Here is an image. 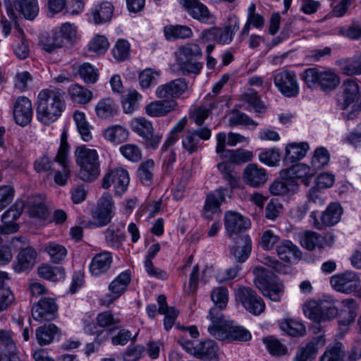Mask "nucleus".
<instances>
[{
  "instance_id": "9",
  "label": "nucleus",
  "mask_w": 361,
  "mask_h": 361,
  "mask_svg": "<svg viewBox=\"0 0 361 361\" xmlns=\"http://www.w3.org/2000/svg\"><path fill=\"white\" fill-rule=\"evenodd\" d=\"M238 29V20L234 18L224 27H212L204 30L201 34V37L206 41L213 40L220 44H228L232 42L233 35Z\"/></svg>"
},
{
  "instance_id": "38",
  "label": "nucleus",
  "mask_w": 361,
  "mask_h": 361,
  "mask_svg": "<svg viewBox=\"0 0 361 361\" xmlns=\"http://www.w3.org/2000/svg\"><path fill=\"white\" fill-rule=\"evenodd\" d=\"M288 172L291 178L301 179V182L305 185H308L310 183L312 178L315 174L310 166L304 164L292 166Z\"/></svg>"
},
{
  "instance_id": "7",
  "label": "nucleus",
  "mask_w": 361,
  "mask_h": 361,
  "mask_svg": "<svg viewBox=\"0 0 361 361\" xmlns=\"http://www.w3.org/2000/svg\"><path fill=\"white\" fill-rule=\"evenodd\" d=\"M226 134L225 133H219L216 135V152L220 156L232 163L243 164L250 161L253 158V153L251 151L238 149H226Z\"/></svg>"
},
{
  "instance_id": "26",
  "label": "nucleus",
  "mask_w": 361,
  "mask_h": 361,
  "mask_svg": "<svg viewBox=\"0 0 361 361\" xmlns=\"http://www.w3.org/2000/svg\"><path fill=\"white\" fill-rule=\"evenodd\" d=\"M113 262L111 252L104 251L94 256L89 266L90 272L94 276L106 274Z\"/></svg>"
},
{
  "instance_id": "20",
  "label": "nucleus",
  "mask_w": 361,
  "mask_h": 361,
  "mask_svg": "<svg viewBox=\"0 0 361 361\" xmlns=\"http://www.w3.org/2000/svg\"><path fill=\"white\" fill-rule=\"evenodd\" d=\"M224 220L226 232L229 237L246 231L250 226L247 219L235 212H227Z\"/></svg>"
},
{
  "instance_id": "44",
  "label": "nucleus",
  "mask_w": 361,
  "mask_h": 361,
  "mask_svg": "<svg viewBox=\"0 0 361 361\" xmlns=\"http://www.w3.org/2000/svg\"><path fill=\"white\" fill-rule=\"evenodd\" d=\"M104 234L106 245L116 249L121 247L126 239L125 233L114 226H110Z\"/></svg>"
},
{
  "instance_id": "63",
  "label": "nucleus",
  "mask_w": 361,
  "mask_h": 361,
  "mask_svg": "<svg viewBox=\"0 0 361 361\" xmlns=\"http://www.w3.org/2000/svg\"><path fill=\"white\" fill-rule=\"evenodd\" d=\"M122 155L129 161L137 162L142 159V152L137 145L126 144L120 147Z\"/></svg>"
},
{
  "instance_id": "16",
  "label": "nucleus",
  "mask_w": 361,
  "mask_h": 361,
  "mask_svg": "<svg viewBox=\"0 0 361 361\" xmlns=\"http://www.w3.org/2000/svg\"><path fill=\"white\" fill-rule=\"evenodd\" d=\"M114 205L111 195H104L99 200L98 205L92 212V218L96 221L90 225L96 227H102L107 225L113 216L112 207Z\"/></svg>"
},
{
  "instance_id": "1",
  "label": "nucleus",
  "mask_w": 361,
  "mask_h": 361,
  "mask_svg": "<svg viewBox=\"0 0 361 361\" xmlns=\"http://www.w3.org/2000/svg\"><path fill=\"white\" fill-rule=\"evenodd\" d=\"M36 104L38 121L44 125L53 123L66 108L63 92L56 87L44 89L39 92Z\"/></svg>"
},
{
  "instance_id": "31",
  "label": "nucleus",
  "mask_w": 361,
  "mask_h": 361,
  "mask_svg": "<svg viewBox=\"0 0 361 361\" xmlns=\"http://www.w3.org/2000/svg\"><path fill=\"white\" fill-rule=\"evenodd\" d=\"M119 107L111 98L102 99L95 106L97 116L102 119H111L118 114Z\"/></svg>"
},
{
  "instance_id": "24",
  "label": "nucleus",
  "mask_w": 361,
  "mask_h": 361,
  "mask_svg": "<svg viewBox=\"0 0 361 361\" xmlns=\"http://www.w3.org/2000/svg\"><path fill=\"white\" fill-rule=\"evenodd\" d=\"M243 179L247 185L259 188L268 180L267 171L256 164H250L244 169Z\"/></svg>"
},
{
  "instance_id": "48",
  "label": "nucleus",
  "mask_w": 361,
  "mask_h": 361,
  "mask_svg": "<svg viewBox=\"0 0 361 361\" xmlns=\"http://www.w3.org/2000/svg\"><path fill=\"white\" fill-rule=\"evenodd\" d=\"M154 170V162L148 159L142 162L137 169V175L140 181L145 185H150L152 183Z\"/></svg>"
},
{
  "instance_id": "33",
  "label": "nucleus",
  "mask_w": 361,
  "mask_h": 361,
  "mask_svg": "<svg viewBox=\"0 0 361 361\" xmlns=\"http://www.w3.org/2000/svg\"><path fill=\"white\" fill-rule=\"evenodd\" d=\"M114 6L111 1H102L98 3L92 12L94 24H102L109 21L113 15Z\"/></svg>"
},
{
  "instance_id": "5",
  "label": "nucleus",
  "mask_w": 361,
  "mask_h": 361,
  "mask_svg": "<svg viewBox=\"0 0 361 361\" xmlns=\"http://www.w3.org/2000/svg\"><path fill=\"white\" fill-rule=\"evenodd\" d=\"M301 78L310 89L318 87L324 92H331L340 84V78L331 69L319 71L317 68H309L301 74Z\"/></svg>"
},
{
  "instance_id": "12",
  "label": "nucleus",
  "mask_w": 361,
  "mask_h": 361,
  "mask_svg": "<svg viewBox=\"0 0 361 361\" xmlns=\"http://www.w3.org/2000/svg\"><path fill=\"white\" fill-rule=\"evenodd\" d=\"M330 283L335 290L350 294L356 291L359 288L360 279L355 272L346 271L332 276Z\"/></svg>"
},
{
  "instance_id": "57",
  "label": "nucleus",
  "mask_w": 361,
  "mask_h": 361,
  "mask_svg": "<svg viewBox=\"0 0 361 361\" xmlns=\"http://www.w3.org/2000/svg\"><path fill=\"white\" fill-rule=\"evenodd\" d=\"M141 99L142 95L136 90L129 91L122 100L124 111L127 114L133 113L138 108Z\"/></svg>"
},
{
  "instance_id": "50",
  "label": "nucleus",
  "mask_w": 361,
  "mask_h": 361,
  "mask_svg": "<svg viewBox=\"0 0 361 361\" xmlns=\"http://www.w3.org/2000/svg\"><path fill=\"white\" fill-rule=\"evenodd\" d=\"M344 350L343 344L336 342L329 345L320 356L319 361H343Z\"/></svg>"
},
{
  "instance_id": "28",
  "label": "nucleus",
  "mask_w": 361,
  "mask_h": 361,
  "mask_svg": "<svg viewBox=\"0 0 361 361\" xmlns=\"http://www.w3.org/2000/svg\"><path fill=\"white\" fill-rule=\"evenodd\" d=\"M310 147L307 142H293L287 145L284 156V161L287 164L297 162L305 157Z\"/></svg>"
},
{
  "instance_id": "22",
  "label": "nucleus",
  "mask_w": 361,
  "mask_h": 361,
  "mask_svg": "<svg viewBox=\"0 0 361 361\" xmlns=\"http://www.w3.org/2000/svg\"><path fill=\"white\" fill-rule=\"evenodd\" d=\"M25 207V203L21 200H17L6 211L1 215V221L4 225V231L6 233H15L18 230V226L14 221L17 220Z\"/></svg>"
},
{
  "instance_id": "19",
  "label": "nucleus",
  "mask_w": 361,
  "mask_h": 361,
  "mask_svg": "<svg viewBox=\"0 0 361 361\" xmlns=\"http://www.w3.org/2000/svg\"><path fill=\"white\" fill-rule=\"evenodd\" d=\"M325 343L326 339L322 334L312 338L305 345L298 348L293 361H313L318 353V350L323 347Z\"/></svg>"
},
{
  "instance_id": "30",
  "label": "nucleus",
  "mask_w": 361,
  "mask_h": 361,
  "mask_svg": "<svg viewBox=\"0 0 361 361\" xmlns=\"http://www.w3.org/2000/svg\"><path fill=\"white\" fill-rule=\"evenodd\" d=\"M36 257V251L30 247L21 250L17 256L15 271L20 273L32 268L35 263Z\"/></svg>"
},
{
  "instance_id": "18",
  "label": "nucleus",
  "mask_w": 361,
  "mask_h": 361,
  "mask_svg": "<svg viewBox=\"0 0 361 361\" xmlns=\"http://www.w3.org/2000/svg\"><path fill=\"white\" fill-rule=\"evenodd\" d=\"M32 114L31 101L26 97H18L16 99L13 109L15 122L20 126H25L30 123Z\"/></svg>"
},
{
  "instance_id": "23",
  "label": "nucleus",
  "mask_w": 361,
  "mask_h": 361,
  "mask_svg": "<svg viewBox=\"0 0 361 361\" xmlns=\"http://www.w3.org/2000/svg\"><path fill=\"white\" fill-rule=\"evenodd\" d=\"M183 7L190 16L201 23L212 25L216 22L214 15L200 1H184Z\"/></svg>"
},
{
  "instance_id": "59",
  "label": "nucleus",
  "mask_w": 361,
  "mask_h": 361,
  "mask_svg": "<svg viewBox=\"0 0 361 361\" xmlns=\"http://www.w3.org/2000/svg\"><path fill=\"white\" fill-rule=\"evenodd\" d=\"M303 312L310 319L317 323L321 322L320 300L305 302L303 306Z\"/></svg>"
},
{
  "instance_id": "25",
  "label": "nucleus",
  "mask_w": 361,
  "mask_h": 361,
  "mask_svg": "<svg viewBox=\"0 0 361 361\" xmlns=\"http://www.w3.org/2000/svg\"><path fill=\"white\" fill-rule=\"evenodd\" d=\"M187 88L188 85L185 80L179 78L159 86L155 94L160 99L176 98L185 92Z\"/></svg>"
},
{
  "instance_id": "39",
  "label": "nucleus",
  "mask_w": 361,
  "mask_h": 361,
  "mask_svg": "<svg viewBox=\"0 0 361 361\" xmlns=\"http://www.w3.org/2000/svg\"><path fill=\"white\" fill-rule=\"evenodd\" d=\"M342 73L346 75H356L361 74V55L353 58L341 59L337 61Z\"/></svg>"
},
{
  "instance_id": "58",
  "label": "nucleus",
  "mask_w": 361,
  "mask_h": 361,
  "mask_svg": "<svg viewBox=\"0 0 361 361\" xmlns=\"http://www.w3.org/2000/svg\"><path fill=\"white\" fill-rule=\"evenodd\" d=\"M44 250L54 263H59L63 260L67 255V250L65 247L54 243H49L46 245Z\"/></svg>"
},
{
  "instance_id": "43",
  "label": "nucleus",
  "mask_w": 361,
  "mask_h": 361,
  "mask_svg": "<svg viewBox=\"0 0 361 361\" xmlns=\"http://www.w3.org/2000/svg\"><path fill=\"white\" fill-rule=\"evenodd\" d=\"M131 281V274L129 270L121 272L109 285V290L113 294H118L120 296L126 290Z\"/></svg>"
},
{
  "instance_id": "15",
  "label": "nucleus",
  "mask_w": 361,
  "mask_h": 361,
  "mask_svg": "<svg viewBox=\"0 0 361 361\" xmlns=\"http://www.w3.org/2000/svg\"><path fill=\"white\" fill-rule=\"evenodd\" d=\"M129 181L128 171L123 168H116L103 178L102 187L107 189L113 184L115 194L121 195L127 190Z\"/></svg>"
},
{
  "instance_id": "13",
  "label": "nucleus",
  "mask_w": 361,
  "mask_h": 361,
  "mask_svg": "<svg viewBox=\"0 0 361 361\" xmlns=\"http://www.w3.org/2000/svg\"><path fill=\"white\" fill-rule=\"evenodd\" d=\"M274 85L280 92L287 97H295L299 94V85L293 71L283 70L274 75Z\"/></svg>"
},
{
  "instance_id": "55",
  "label": "nucleus",
  "mask_w": 361,
  "mask_h": 361,
  "mask_svg": "<svg viewBox=\"0 0 361 361\" xmlns=\"http://www.w3.org/2000/svg\"><path fill=\"white\" fill-rule=\"evenodd\" d=\"M321 322L334 319L338 314L335 300L331 297L320 300Z\"/></svg>"
},
{
  "instance_id": "37",
  "label": "nucleus",
  "mask_w": 361,
  "mask_h": 361,
  "mask_svg": "<svg viewBox=\"0 0 361 361\" xmlns=\"http://www.w3.org/2000/svg\"><path fill=\"white\" fill-rule=\"evenodd\" d=\"M103 136L113 144L118 145L128 139V131L122 126L114 125L106 128L103 132Z\"/></svg>"
},
{
  "instance_id": "53",
  "label": "nucleus",
  "mask_w": 361,
  "mask_h": 361,
  "mask_svg": "<svg viewBox=\"0 0 361 361\" xmlns=\"http://www.w3.org/2000/svg\"><path fill=\"white\" fill-rule=\"evenodd\" d=\"M330 155L327 149L324 147L317 148L311 159L310 167L314 171L319 170L329 164Z\"/></svg>"
},
{
  "instance_id": "54",
  "label": "nucleus",
  "mask_w": 361,
  "mask_h": 361,
  "mask_svg": "<svg viewBox=\"0 0 361 361\" xmlns=\"http://www.w3.org/2000/svg\"><path fill=\"white\" fill-rule=\"evenodd\" d=\"M166 39L190 38L192 36V30L186 25H169L166 26L164 30Z\"/></svg>"
},
{
  "instance_id": "17",
  "label": "nucleus",
  "mask_w": 361,
  "mask_h": 361,
  "mask_svg": "<svg viewBox=\"0 0 361 361\" xmlns=\"http://www.w3.org/2000/svg\"><path fill=\"white\" fill-rule=\"evenodd\" d=\"M68 150L69 145L67 141L66 135L63 133L61 137V145L54 161L62 166L63 172L56 171L54 182L59 185H64L67 182L68 165Z\"/></svg>"
},
{
  "instance_id": "14",
  "label": "nucleus",
  "mask_w": 361,
  "mask_h": 361,
  "mask_svg": "<svg viewBox=\"0 0 361 361\" xmlns=\"http://www.w3.org/2000/svg\"><path fill=\"white\" fill-rule=\"evenodd\" d=\"M58 305L52 298H43L32 306V318L39 322L51 321L57 317Z\"/></svg>"
},
{
  "instance_id": "32",
  "label": "nucleus",
  "mask_w": 361,
  "mask_h": 361,
  "mask_svg": "<svg viewBox=\"0 0 361 361\" xmlns=\"http://www.w3.org/2000/svg\"><path fill=\"white\" fill-rule=\"evenodd\" d=\"M43 49L49 53L63 47L66 42L63 39L56 27L54 28L49 34L41 39Z\"/></svg>"
},
{
  "instance_id": "29",
  "label": "nucleus",
  "mask_w": 361,
  "mask_h": 361,
  "mask_svg": "<svg viewBox=\"0 0 361 361\" xmlns=\"http://www.w3.org/2000/svg\"><path fill=\"white\" fill-rule=\"evenodd\" d=\"M276 252L279 258L286 262H290L292 259H297L301 256L298 247L288 240L281 241L276 245Z\"/></svg>"
},
{
  "instance_id": "60",
  "label": "nucleus",
  "mask_w": 361,
  "mask_h": 361,
  "mask_svg": "<svg viewBox=\"0 0 361 361\" xmlns=\"http://www.w3.org/2000/svg\"><path fill=\"white\" fill-rule=\"evenodd\" d=\"M159 73L152 68H146L139 74L140 85L143 89L149 88L157 82Z\"/></svg>"
},
{
  "instance_id": "41",
  "label": "nucleus",
  "mask_w": 361,
  "mask_h": 361,
  "mask_svg": "<svg viewBox=\"0 0 361 361\" xmlns=\"http://www.w3.org/2000/svg\"><path fill=\"white\" fill-rule=\"evenodd\" d=\"M343 209L340 204L332 202L323 212L321 220L327 226H334L340 221Z\"/></svg>"
},
{
  "instance_id": "64",
  "label": "nucleus",
  "mask_w": 361,
  "mask_h": 361,
  "mask_svg": "<svg viewBox=\"0 0 361 361\" xmlns=\"http://www.w3.org/2000/svg\"><path fill=\"white\" fill-rule=\"evenodd\" d=\"M281 154L277 149H271L259 154V160L269 166H276L280 161Z\"/></svg>"
},
{
  "instance_id": "46",
  "label": "nucleus",
  "mask_w": 361,
  "mask_h": 361,
  "mask_svg": "<svg viewBox=\"0 0 361 361\" xmlns=\"http://www.w3.org/2000/svg\"><path fill=\"white\" fill-rule=\"evenodd\" d=\"M73 119L81 138L85 142L90 141L92 137L91 126L86 120L85 114L83 112L75 111Z\"/></svg>"
},
{
  "instance_id": "10",
  "label": "nucleus",
  "mask_w": 361,
  "mask_h": 361,
  "mask_svg": "<svg viewBox=\"0 0 361 361\" xmlns=\"http://www.w3.org/2000/svg\"><path fill=\"white\" fill-rule=\"evenodd\" d=\"M212 136V130L207 127L186 130L181 137L183 152L192 155L197 153L200 147V140H208Z\"/></svg>"
},
{
  "instance_id": "2",
  "label": "nucleus",
  "mask_w": 361,
  "mask_h": 361,
  "mask_svg": "<svg viewBox=\"0 0 361 361\" xmlns=\"http://www.w3.org/2000/svg\"><path fill=\"white\" fill-rule=\"evenodd\" d=\"M211 321L207 329L209 334L221 341H248L251 339L250 332L241 326L224 320L221 312L216 307H212L207 317Z\"/></svg>"
},
{
  "instance_id": "51",
  "label": "nucleus",
  "mask_w": 361,
  "mask_h": 361,
  "mask_svg": "<svg viewBox=\"0 0 361 361\" xmlns=\"http://www.w3.org/2000/svg\"><path fill=\"white\" fill-rule=\"evenodd\" d=\"M322 235L314 232L307 231L300 235V244L308 250H312L315 248H322Z\"/></svg>"
},
{
  "instance_id": "34",
  "label": "nucleus",
  "mask_w": 361,
  "mask_h": 361,
  "mask_svg": "<svg viewBox=\"0 0 361 361\" xmlns=\"http://www.w3.org/2000/svg\"><path fill=\"white\" fill-rule=\"evenodd\" d=\"M28 213L32 217L44 219L47 215L44 198L42 195H32L27 199Z\"/></svg>"
},
{
  "instance_id": "3",
  "label": "nucleus",
  "mask_w": 361,
  "mask_h": 361,
  "mask_svg": "<svg viewBox=\"0 0 361 361\" xmlns=\"http://www.w3.org/2000/svg\"><path fill=\"white\" fill-rule=\"evenodd\" d=\"M176 61L183 75H199L203 68L200 61L202 58V51L196 43H186L180 46L175 53Z\"/></svg>"
},
{
  "instance_id": "4",
  "label": "nucleus",
  "mask_w": 361,
  "mask_h": 361,
  "mask_svg": "<svg viewBox=\"0 0 361 361\" xmlns=\"http://www.w3.org/2000/svg\"><path fill=\"white\" fill-rule=\"evenodd\" d=\"M76 163L80 166L78 177L86 182L94 180L99 175L97 152L85 145L78 146L75 151Z\"/></svg>"
},
{
  "instance_id": "61",
  "label": "nucleus",
  "mask_w": 361,
  "mask_h": 361,
  "mask_svg": "<svg viewBox=\"0 0 361 361\" xmlns=\"http://www.w3.org/2000/svg\"><path fill=\"white\" fill-rule=\"evenodd\" d=\"M252 272L255 276L254 283L262 292L271 285L268 280V271L265 268L257 266L254 267Z\"/></svg>"
},
{
  "instance_id": "56",
  "label": "nucleus",
  "mask_w": 361,
  "mask_h": 361,
  "mask_svg": "<svg viewBox=\"0 0 361 361\" xmlns=\"http://www.w3.org/2000/svg\"><path fill=\"white\" fill-rule=\"evenodd\" d=\"M211 298L214 306L220 312L226 307L228 300V289L226 287H217L213 289L211 293Z\"/></svg>"
},
{
  "instance_id": "35",
  "label": "nucleus",
  "mask_w": 361,
  "mask_h": 361,
  "mask_svg": "<svg viewBox=\"0 0 361 361\" xmlns=\"http://www.w3.org/2000/svg\"><path fill=\"white\" fill-rule=\"evenodd\" d=\"M68 94L73 102L79 104H86L92 98V92L78 84L71 85L68 89Z\"/></svg>"
},
{
  "instance_id": "42",
  "label": "nucleus",
  "mask_w": 361,
  "mask_h": 361,
  "mask_svg": "<svg viewBox=\"0 0 361 361\" xmlns=\"http://www.w3.org/2000/svg\"><path fill=\"white\" fill-rule=\"evenodd\" d=\"M58 330V327L54 324L38 327L35 331V337L39 345L42 346L51 343Z\"/></svg>"
},
{
  "instance_id": "11",
  "label": "nucleus",
  "mask_w": 361,
  "mask_h": 361,
  "mask_svg": "<svg viewBox=\"0 0 361 361\" xmlns=\"http://www.w3.org/2000/svg\"><path fill=\"white\" fill-rule=\"evenodd\" d=\"M236 297L247 311L259 315L264 311L265 304L255 290L249 287L240 286L236 290Z\"/></svg>"
},
{
  "instance_id": "52",
  "label": "nucleus",
  "mask_w": 361,
  "mask_h": 361,
  "mask_svg": "<svg viewBox=\"0 0 361 361\" xmlns=\"http://www.w3.org/2000/svg\"><path fill=\"white\" fill-rule=\"evenodd\" d=\"M13 6L25 18L34 19L39 12V6L37 1H14Z\"/></svg>"
},
{
  "instance_id": "27",
  "label": "nucleus",
  "mask_w": 361,
  "mask_h": 361,
  "mask_svg": "<svg viewBox=\"0 0 361 361\" xmlns=\"http://www.w3.org/2000/svg\"><path fill=\"white\" fill-rule=\"evenodd\" d=\"M178 104L173 100H157L145 106V113L150 117H161L174 111Z\"/></svg>"
},
{
  "instance_id": "40",
  "label": "nucleus",
  "mask_w": 361,
  "mask_h": 361,
  "mask_svg": "<svg viewBox=\"0 0 361 361\" xmlns=\"http://www.w3.org/2000/svg\"><path fill=\"white\" fill-rule=\"evenodd\" d=\"M218 350L219 348L214 341L206 340L196 344L195 357L199 359H214L216 357Z\"/></svg>"
},
{
  "instance_id": "21",
  "label": "nucleus",
  "mask_w": 361,
  "mask_h": 361,
  "mask_svg": "<svg viewBox=\"0 0 361 361\" xmlns=\"http://www.w3.org/2000/svg\"><path fill=\"white\" fill-rule=\"evenodd\" d=\"M226 190L225 188L220 187L207 194L202 212L204 219L212 220L215 214L221 212L220 206L225 201Z\"/></svg>"
},
{
  "instance_id": "8",
  "label": "nucleus",
  "mask_w": 361,
  "mask_h": 361,
  "mask_svg": "<svg viewBox=\"0 0 361 361\" xmlns=\"http://www.w3.org/2000/svg\"><path fill=\"white\" fill-rule=\"evenodd\" d=\"M130 126L133 131L145 140L147 148L154 149L158 147L162 135L154 134V128L151 121L143 117L135 118L131 121Z\"/></svg>"
},
{
  "instance_id": "45",
  "label": "nucleus",
  "mask_w": 361,
  "mask_h": 361,
  "mask_svg": "<svg viewBox=\"0 0 361 361\" xmlns=\"http://www.w3.org/2000/svg\"><path fill=\"white\" fill-rule=\"evenodd\" d=\"M281 331L293 337L302 336L306 334L304 324L293 319H286L279 324Z\"/></svg>"
},
{
  "instance_id": "6",
  "label": "nucleus",
  "mask_w": 361,
  "mask_h": 361,
  "mask_svg": "<svg viewBox=\"0 0 361 361\" xmlns=\"http://www.w3.org/2000/svg\"><path fill=\"white\" fill-rule=\"evenodd\" d=\"M360 99L361 91L355 80L353 79L344 80L342 85V91L336 95L338 106L342 110L350 107L354 111L360 106Z\"/></svg>"
},
{
  "instance_id": "62",
  "label": "nucleus",
  "mask_w": 361,
  "mask_h": 361,
  "mask_svg": "<svg viewBox=\"0 0 361 361\" xmlns=\"http://www.w3.org/2000/svg\"><path fill=\"white\" fill-rule=\"evenodd\" d=\"M78 73L86 83L93 84L98 79V73L92 65L88 63H83L79 67Z\"/></svg>"
},
{
  "instance_id": "49",
  "label": "nucleus",
  "mask_w": 361,
  "mask_h": 361,
  "mask_svg": "<svg viewBox=\"0 0 361 361\" xmlns=\"http://www.w3.org/2000/svg\"><path fill=\"white\" fill-rule=\"evenodd\" d=\"M38 274L41 278L51 281H57L65 276L64 269L60 267H51L44 264L38 268Z\"/></svg>"
},
{
  "instance_id": "47",
  "label": "nucleus",
  "mask_w": 361,
  "mask_h": 361,
  "mask_svg": "<svg viewBox=\"0 0 361 361\" xmlns=\"http://www.w3.org/2000/svg\"><path fill=\"white\" fill-rule=\"evenodd\" d=\"M268 352L273 356H283L288 353V348L274 336H268L262 338Z\"/></svg>"
},
{
  "instance_id": "36",
  "label": "nucleus",
  "mask_w": 361,
  "mask_h": 361,
  "mask_svg": "<svg viewBox=\"0 0 361 361\" xmlns=\"http://www.w3.org/2000/svg\"><path fill=\"white\" fill-rule=\"evenodd\" d=\"M252 250L251 240L247 237H244L237 242L231 248V254L239 263L245 262L249 257Z\"/></svg>"
}]
</instances>
